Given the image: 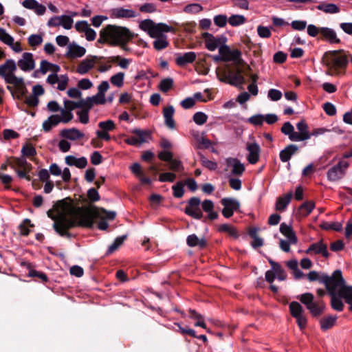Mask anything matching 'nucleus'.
<instances>
[{
    "mask_svg": "<svg viewBox=\"0 0 352 352\" xmlns=\"http://www.w3.org/2000/svg\"><path fill=\"white\" fill-rule=\"evenodd\" d=\"M74 213L73 208L63 201L57 203L53 210H49L47 212L48 217L54 221L53 228L61 236L71 237V234L67 230L74 228L76 222L71 217Z\"/></svg>",
    "mask_w": 352,
    "mask_h": 352,
    "instance_id": "1",
    "label": "nucleus"
},
{
    "mask_svg": "<svg viewBox=\"0 0 352 352\" xmlns=\"http://www.w3.org/2000/svg\"><path fill=\"white\" fill-rule=\"evenodd\" d=\"M133 34L126 27L107 25L100 32L98 43H107L111 46H120L127 50L126 45L133 38Z\"/></svg>",
    "mask_w": 352,
    "mask_h": 352,
    "instance_id": "2",
    "label": "nucleus"
},
{
    "mask_svg": "<svg viewBox=\"0 0 352 352\" xmlns=\"http://www.w3.org/2000/svg\"><path fill=\"white\" fill-rule=\"evenodd\" d=\"M16 69L15 61L12 59H8L0 65V76L4 79L6 83L14 85L19 93L24 95L27 92V89L23 78L14 75Z\"/></svg>",
    "mask_w": 352,
    "mask_h": 352,
    "instance_id": "3",
    "label": "nucleus"
},
{
    "mask_svg": "<svg viewBox=\"0 0 352 352\" xmlns=\"http://www.w3.org/2000/svg\"><path fill=\"white\" fill-rule=\"evenodd\" d=\"M322 61L331 74H338L340 70L345 69L349 63L347 56L343 50L326 52Z\"/></svg>",
    "mask_w": 352,
    "mask_h": 352,
    "instance_id": "4",
    "label": "nucleus"
},
{
    "mask_svg": "<svg viewBox=\"0 0 352 352\" xmlns=\"http://www.w3.org/2000/svg\"><path fill=\"white\" fill-rule=\"evenodd\" d=\"M116 217V212L107 211L104 209L94 208L85 210L79 213V223L85 227H91L97 219H107L112 220Z\"/></svg>",
    "mask_w": 352,
    "mask_h": 352,
    "instance_id": "5",
    "label": "nucleus"
},
{
    "mask_svg": "<svg viewBox=\"0 0 352 352\" xmlns=\"http://www.w3.org/2000/svg\"><path fill=\"white\" fill-rule=\"evenodd\" d=\"M140 28L146 32L152 38L163 36L164 32L170 31L171 28L165 23H155L151 19H144L140 23Z\"/></svg>",
    "mask_w": 352,
    "mask_h": 352,
    "instance_id": "6",
    "label": "nucleus"
},
{
    "mask_svg": "<svg viewBox=\"0 0 352 352\" xmlns=\"http://www.w3.org/2000/svg\"><path fill=\"white\" fill-rule=\"evenodd\" d=\"M340 275V270H335L331 276H329L324 273H319L316 271H311L307 275L308 280L312 281H319L324 284L327 289L332 286L335 283L338 282L337 277Z\"/></svg>",
    "mask_w": 352,
    "mask_h": 352,
    "instance_id": "7",
    "label": "nucleus"
},
{
    "mask_svg": "<svg viewBox=\"0 0 352 352\" xmlns=\"http://www.w3.org/2000/svg\"><path fill=\"white\" fill-rule=\"evenodd\" d=\"M236 66L235 69H228L223 72L220 80L235 87H241L245 83V78L242 75V71Z\"/></svg>",
    "mask_w": 352,
    "mask_h": 352,
    "instance_id": "8",
    "label": "nucleus"
},
{
    "mask_svg": "<svg viewBox=\"0 0 352 352\" xmlns=\"http://www.w3.org/2000/svg\"><path fill=\"white\" fill-rule=\"evenodd\" d=\"M219 53L223 56V61H233L235 66L241 65L243 60L241 58V52L239 50H230V48L223 44L219 48Z\"/></svg>",
    "mask_w": 352,
    "mask_h": 352,
    "instance_id": "9",
    "label": "nucleus"
},
{
    "mask_svg": "<svg viewBox=\"0 0 352 352\" xmlns=\"http://www.w3.org/2000/svg\"><path fill=\"white\" fill-rule=\"evenodd\" d=\"M349 163L341 160L336 165L331 167L327 172V178L331 182H336L342 179L345 175Z\"/></svg>",
    "mask_w": 352,
    "mask_h": 352,
    "instance_id": "10",
    "label": "nucleus"
},
{
    "mask_svg": "<svg viewBox=\"0 0 352 352\" xmlns=\"http://www.w3.org/2000/svg\"><path fill=\"white\" fill-rule=\"evenodd\" d=\"M200 204L201 200L199 198L196 197H191L185 208V213L194 219H201L203 217V213L200 208Z\"/></svg>",
    "mask_w": 352,
    "mask_h": 352,
    "instance_id": "11",
    "label": "nucleus"
},
{
    "mask_svg": "<svg viewBox=\"0 0 352 352\" xmlns=\"http://www.w3.org/2000/svg\"><path fill=\"white\" fill-rule=\"evenodd\" d=\"M204 38L206 47L209 51H214L217 48H219L223 44L227 41V38L223 36H214L212 34L204 32L202 34Z\"/></svg>",
    "mask_w": 352,
    "mask_h": 352,
    "instance_id": "12",
    "label": "nucleus"
},
{
    "mask_svg": "<svg viewBox=\"0 0 352 352\" xmlns=\"http://www.w3.org/2000/svg\"><path fill=\"white\" fill-rule=\"evenodd\" d=\"M221 203L223 206L222 210V214L226 218L231 217L234 212L237 211L240 208L239 201L234 198H223Z\"/></svg>",
    "mask_w": 352,
    "mask_h": 352,
    "instance_id": "13",
    "label": "nucleus"
},
{
    "mask_svg": "<svg viewBox=\"0 0 352 352\" xmlns=\"http://www.w3.org/2000/svg\"><path fill=\"white\" fill-rule=\"evenodd\" d=\"M342 280L340 279V281L335 283L332 286L327 289L329 296H331V305L332 308L338 311H341L344 309V303L340 298H339L338 295V289L337 286L340 285L342 283Z\"/></svg>",
    "mask_w": 352,
    "mask_h": 352,
    "instance_id": "14",
    "label": "nucleus"
},
{
    "mask_svg": "<svg viewBox=\"0 0 352 352\" xmlns=\"http://www.w3.org/2000/svg\"><path fill=\"white\" fill-rule=\"evenodd\" d=\"M100 130L96 131V134L97 138L105 141H109L111 136L109 134V131H113L116 129V124L111 120L100 122L98 123Z\"/></svg>",
    "mask_w": 352,
    "mask_h": 352,
    "instance_id": "15",
    "label": "nucleus"
},
{
    "mask_svg": "<svg viewBox=\"0 0 352 352\" xmlns=\"http://www.w3.org/2000/svg\"><path fill=\"white\" fill-rule=\"evenodd\" d=\"M339 281L341 279L342 281L340 285L337 286L338 295L344 298L346 303L348 305L352 303V286H349L345 284V280L342 277V272L340 271V275L338 276L337 278Z\"/></svg>",
    "mask_w": 352,
    "mask_h": 352,
    "instance_id": "16",
    "label": "nucleus"
},
{
    "mask_svg": "<svg viewBox=\"0 0 352 352\" xmlns=\"http://www.w3.org/2000/svg\"><path fill=\"white\" fill-rule=\"evenodd\" d=\"M139 13L133 10L118 7L110 10V17L113 19H131L139 16Z\"/></svg>",
    "mask_w": 352,
    "mask_h": 352,
    "instance_id": "17",
    "label": "nucleus"
},
{
    "mask_svg": "<svg viewBox=\"0 0 352 352\" xmlns=\"http://www.w3.org/2000/svg\"><path fill=\"white\" fill-rule=\"evenodd\" d=\"M23 72H30L35 67V60L30 52L23 54L21 58L17 62V65Z\"/></svg>",
    "mask_w": 352,
    "mask_h": 352,
    "instance_id": "18",
    "label": "nucleus"
},
{
    "mask_svg": "<svg viewBox=\"0 0 352 352\" xmlns=\"http://www.w3.org/2000/svg\"><path fill=\"white\" fill-rule=\"evenodd\" d=\"M246 149L248 152L247 160L251 164H255L259 160L261 148L256 142H248Z\"/></svg>",
    "mask_w": 352,
    "mask_h": 352,
    "instance_id": "19",
    "label": "nucleus"
},
{
    "mask_svg": "<svg viewBox=\"0 0 352 352\" xmlns=\"http://www.w3.org/2000/svg\"><path fill=\"white\" fill-rule=\"evenodd\" d=\"M305 253L307 254H322V256L327 258L329 257V252L327 250V246L322 241H318L312 243L306 250Z\"/></svg>",
    "mask_w": 352,
    "mask_h": 352,
    "instance_id": "20",
    "label": "nucleus"
},
{
    "mask_svg": "<svg viewBox=\"0 0 352 352\" xmlns=\"http://www.w3.org/2000/svg\"><path fill=\"white\" fill-rule=\"evenodd\" d=\"M296 128L298 132L294 134V139L296 140V142L307 140L311 138V135H309L310 133L308 131V125L305 120H302L298 122L296 124Z\"/></svg>",
    "mask_w": 352,
    "mask_h": 352,
    "instance_id": "21",
    "label": "nucleus"
},
{
    "mask_svg": "<svg viewBox=\"0 0 352 352\" xmlns=\"http://www.w3.org/2000/svg\"><path fill=\"white\" fill-rule=\"evenodd\" d=\"M162 114L166 126L170 130H174L175 129V121L173 118L175 114L173 106L169 105L164 107Z\"/></svg>",
    "mask_w": 352,
    "mask_h": 352,
    "instance_id": "22",
    "label": "nucleus"
},
{
    "mask_svg": "<svg viewBox=\"0 0 352 352\" xmlns=\"http://www.w3.org/2000/svg\"><path fill=\"white\" fill-rule=\"evenodd\" d=\"M228 168H231V173L233 175H241L245 171V166L238 159L229 157L226 159Z\"/></svg>",
    "mask_w": 352,
    "mask_h": 352,
    "instance_id": "23",
    "label": "nucleus"
},
{
    "mask_svg": "<svg viewBox=\"0 0 352 352\" xmlns=\"http://www.w3.org/2000/svg\"><path fill=\"white\" fill-rule=\"evenodd\" d=\"M320 38L330 43H340V39L338 38L336 31L331 28L322 27Z\"/></svg>",
    "mask_w": 352,
    "mask_h": 352,
    "instance_id": "24",
    "label": "nucleus"
},
{
    "mask_svg": "<svg viewBox=\"0 0 352 352\" xmlns=\"http://www.w3.org/2000/svg\"><path fill=\"white\" fill-rule=\"evenodd\" d=\"M60 135L61 137L70 140H77L84 138L85 134L76 128L63 129Z\"/></svg>",
    "mask_w": 352,
    "mask_h": 352,
    "instance_id": "25",
    "label": "nucleus"
},
{
    "mask_svg": "<svg viewBox=\"0 0 352 352\" xmlns=\"http://www.w3.org/2000/svg\"><path fill=\"white\" fill-rule=\"evenodd\" d=\"M106 102L105 97L96 94V95L83 99L84 107L91 109L94 105L104 104Z\"/></svg>",
    "mask_w": 352,
    "mask_h": 352,
    "instance_id": "26",
    "label": "nucleus"
},
{
    "mask_svg": "<svg viewBox=\"0 0 352 352\" xmlns=\"http://www.w3.org/2000/svg\"><path fill=\"white\" fill-rule=\"evenodd\" d=\"M197 58V55L194 52H186L177 56L175 62L177 65L183 67L188 63H193Z\"/></svg>",
    "mask_w": 352,
    "mask_h": 352,
    "instance_id": "27",
    "label": "nucleus"
},
{
    "mask_svg": "<svg viewBox=\"0 0 352 352\" xmlns=\"http://www.w3.org/2000/svg\"><path fill=\"white\" fill-rule=\"evenodd\" d=\"M85 53V48L76 43L69 44L67 47V55L70 58H80L83 56Z\"/></svg>",
    "mask_w": 352,
    "mask_h": 352,
    "instance_id": "28",
    "label": "nucleus"
},
{
    "mask_svg": "<svg viewBox=\"0 0 352 352\" xmlns=\"http://www.w3.org/2000/svg\"><path fill=\"white\" fill-rule=\"evenodd\" d=\"M95 63L94 57H87L80 63L76 71L80 74H85L94 67Z\"/></svg>",
    "mask_w": 352,
    "mask_h": 352,
    "instance_id": "29",
    "label": "nucleus"
},
{
    "mask_svg": "<svg viewBox=\"0 0 352 352\" xmlns=\"http://www.w3.org/2000/svg\"><path fill=\"white\" fill-rule=\"evenodd\" d=\"M280 232L287 239L288 241H290V243L292 244H296L297 243V237L291 226H289L285 223H282L280 226Z\"/></svg>",
    "mask_w": 352,
    "mask_h": 352,
    "instance_id": "30",
    "label": "nucleus"
},
{
    "mask_svg": "<svg viewBox=\"0 0 352 352\" xmlns=\"http://www.w3.org/2000/svg\"><path fill=\"white\" fill-rule=\"evenodd\" d=\"M186 243L189 247H199V248H204L207 245L204 237L199 238L195 234L188 236Z\"/></svg>",
    "mask_w": 352,
    "mask_h": 352,
    "instance_id": "31",
    "label": "nucleus"
},
{
    "mask_svg": "<svg viewBox=\"0 0 352 352\" xmlns=\"http://www.w3.org/2000/svg\"><path fill=\"white\" fill-rule=\"evenodd\" d=\"M298 150V146L289 144L280 152V159L283 162H288Z\"/></svg>",
    "mask_w": 352,
    "mask_h": 352,
    "instance_id": "32",
    "label": "nucleus"
},
{
    "mask_svg": "<svg viewBox=\"0 0 352 352\" xmlns=\"http://www.w3.org/2000/svg\"><path fill=\"white\" fill-rule=\"evenodd\" d=\"M292 198V192H290L283 197H278L276 202V210L280 212L284 211L290 203Z\"/></svg>",
    "mask_w": 352,
    "mask_h": 352,
    "instance_id": "33",
    "label": "nucleus"
},
{
    "mask_svg": "<svg viewBox=\"0 0 352 352\" xmlns=\"http://www.w3.org/2000/svg\"><path fill=\"white\" fill-rule=\"evenodd\" d=\"M203 210L208 214L210 220L216 219L218 217L217 212L213 210L214 204L211 200L206 199L201 204Z\"/></svg>",
    "mask_w": 352,
    "mask_h": 352,
    "instance_id": "34",
    "label": "nucleus"
},
{
    "mask_svg": "<svg viewBox=\"0 0 352 352\" xmlns=\"http://www.w3.org/2000/svg\"><path fill=\"white\" fill-rule=\"evenodd\" d=\"M307 309L313 316H319L324 309V304L322 300L314 301L310 306H308Z\"/></svg>",
    "mask_w": 352,
    "mask_h": 352,
    "instance_id": "35",
    "label": "nucleus"
},
{
    "mask_svg": "<svg viewBox=\"0 0 352 352\" xmlns=\"http://www.w3.org/2000/svg\"><path fill=\"white\" fill-rule=\"evenodd\" d=\"M58 114L50 116L46 120L43 122L42 127L45 132H49L53 127L58 125Z\"/></svg>",
    "mask_w": 352,
    "mask_h": 352,
    "instance_id": "36",
    "label": "nucleus"
},
{
    "mask_svg": "<svg viewBox=\"0 0 352 352\" xmlns=\"http://www.w3.org/2000/svg\"><path fill=\"white\" fill-rule=\"evenodd\" d=\"M336 316H328L320 320V327L323 331H327L332 328L337 320Z\"/></svg>",
    "mask_w": 352,
    "mask_h": 352,
    "instance_id": "37",
    "label": "nucleus"
},
{
    "mask_svg": "<svg viewBox=\"0 0 352 352\" xmlns=\"http://www.w3.org/2000/svg\"><path fill=\"white\" fill-rule=\"evenodd\" d=\"M317 9L328 14H336L340 12L339 7L334 3H322L317 6Z\"/></svg>",
    "mask_w": 352,
    "mask_h": 352,
    "instance_id": "38",
    "label": "nucleus"
},
{
    "mask_svg": "<svg viewBox=\"0 0 352 352\" xmlns=\"http://www.w3.org/2000/svg\"><path fill=\"white\" fill-rule=\"evenodd\" d=\"M315 208V203L308 201L303 203L298 208V213L301 217L308 216Z\"/></svg>",
    "mask_w": 352,
    "mask_h": 352,
    "instance_id": "39",
    "label": "nucleus"
},
{
    "mask_svg": "<svg viewBox=\"0 0 352 352\" xmlns=\"http://www.w3.org/2000/svg\"><path fill=\"white\" fill-rule=\"evenodd\" d=\"M132 133L135 135L140 145L144 142H147L151 138L149 132L146 131L135 129L132 131Z\"/></svg>",
    "mask_w": 352,
    "mask_h": 352,
    "instance_id": "40",
    "label": "nucleus"
},
{
    "mask_svg": "<svg viewBox=\"0 0 352 352\" xmlns=\"http://www.w3.org/2000/svg\"><path fill=\"white\" fill-rule=\"evenodd\" d=\"M281 132L283 134L288 135L291 141L296 142V140L294 139V134H296V132L294 131V127L289 122H286L283 124L281 128Z\"/></svg>",
    "mask_w": 352,
    "mask_h": 352,
    "instance_id": "41",
    "label": "nucleus"
},
{
    "mask_svg": "<svg viewBox=\"0 0 352 352\" xmlns=\"http://www.w3.org/2000/svg\"><path fill=\"white\" fill-rule=\"evenodd\" d=\"M60 111V115L58 114V120L59 123L67 124L69 122L74 118V114L72 112L65 109L64 108H61L59 111Z\"/></svg>",
    "mask_w": 352,
    "mask_h": 352,
    "instance_id": "42",
    "label": "nucleus"
},
{
    "mask_svg": "<svg viewBox=\"0 0 352 352\" xmlns=\"http://www.w3.org/2000/svg\"><path fill=\"white\" fill-rule=\"evenodd\" d=\"M85 107L83 103V99L78 102H74L72 100H65L64 101V109L67 111L72 112L76 108Z\"/></svg>",
    "mask_w": 352,
    "mask_h": 352,
    "instance_id": "43",
    "label": "nucleus"
},
{
    "mask_svg": "<svg viewBox=\"0 0 352 352\" xmlns=\"http://www.w3.org/2000/svg\"><path fill=\"white\" fill-rule=\"evenodd\" d=\"M189 312L190 314V318L197 320V322L195 324V327H201L204 329L206 328V323L204 320V317L202 315L198 314L194 309H190Z\"/></svg>",
    "mask_w": 352,
    "mask_h": 352,
    "instance_id": "44",
    "label": "nucleus"
},
{
    "mask_svg": "<svg viewBox=\"0 0 352 352\" xmlns=\"http://www.w3.org/2000/svg\"><path fill=\"white\" fill-rule=\"evenodd\" d=\"M124 74L123 72H118L110 78L111 83L117 87H121L124 85Z\"/></svg>",
    "mask_w": 352,
    "mask_h": 352,
    "instance_id": "45",
    "label": "nucleus"
},
{
    "mask_svg": "<svg viewBox=\"0 0 352 352\" xmlns=\"http://www.w3.org/2000/svg\"><path fill=\"white\" fill-rule=\"evenodd\" d=\"M168 45V41H167V37L166 36L156 38L153 42V46L156 50H164L167 47Z\"/></svg>",
    "mask_w": 352,
    "mask_h": 352,
    "instance_id": "46",
    "label": "nucleus"
},
{
    "mask_svg": "<svg viewBox=\"0 0 352 352\" xmlns=\"http://www.w3.org/2000/svg\"><path fill=\"white\" fill-rule=\"evenodd\" d=\"M289 310L292 316L294 317H297L299 315L302 314L303 309L302 307L298 302H292L289 304Z\"/></svg>",
    "mask_w": 352,
    "mask_h": 352,
    "instance_id": "47",
    "label": "nucleus"
},
{
    "mask_svg": "<svg viewBox=\"0 0 352 352\" xmlns=\"http://www.w3.org/2000/svg\"><path fill=\"white\" fill-rule=\"evenodd\" d=\"M126 236L125 235L117 237L113 243L109 247L107 254H111L116 251L124 241Z\"/></svg>",
    "mask_w": 352,
    "mask_h": 352,
    "instance_id": "48",
    "label": "nucleus"
},
{
    "mask_svg": "<svg viewBox=\"0 0 352 352\" xmlns=\"http://www.w3.org/2000/svg\"><path fill=\"white\" fill-rule=\"evenodd\" d=\"M43 41V36L41 34H31L28 37V44L33 48L40 45Z\"/></svg>",
    "mask_w": 352,
    "mask_h": 352,
    "instance_id": "49",
    "label": "nucleus"
},
{
    "mask_svg": "<svg viewBox=\"0 0 352 352\" xmlns=\"http://www.w3.org/2000/svg\"><path fill=\"white\" fill-rule=\"evenodd\" d=\"M82 110L76 112L79 118V120L82 124H87L89 122V112L91 110L87 107H80Z\"/></svg>",
    "mask_w": 352,
    "mask_h": 352,
    "instance_id": "50",
    "label": "nucleus"
},
{
    "mask_svg": "<svg viewBox=\"0 0 352 352\" xmlns=\"http://www.w3.org/2000/svg\"><path fill=\"white\" fill-rule=\"evenodd\" d=\"M0 41L7 45H10L14 41V38L5 29L0 28Z\"/></svg>",
    "mask_w": 352,
    "mask_h": 352,
    "instance_id": "51",
    "label": "nucleus"
},
{
    "mask_svg": "<svg viewBox=\"0 0 352 352\" xmlns=\"http://www.w3.org/2000/svg\"><path fill=\"white\" fill-rule=\"evenodd\" d=\"M228 19V23L232 26H238L245 23V19L243 15H232Z\"/></svg>",
    "mask_w": 352,
    "mask_h": 352,
    "instance_id": "52",
    "label": "nucleus"
},
{
    "mask_svg": "<svg viewBox=\"0 0 352 352\" xmlns=\"http://www.w3.org/2000/svg\"><path fill=\"white\" fill-rule=\"evenodd\" d=\"M173 196L176 198H181L184 196V184L182 182H177L172 187Z\"/></svg>",
    "mask_w": 352,
    "mask_h": 352,
    "instance_id": "53",
    "label": "nucleus"
},
{
    "mask_svg": "<svg viewBox=\"0 0 352 352\" xmlns=\"http://www.w3.org/2000/svg\"><path fill=\"white\" fill-rule=\"evenodd\" d=\"M207 120L208 116L201 111L197 112L193 116V121L198 125H203Z\"/></svg>",
    "mask_w": 352,
    "mask_h": 352,
    "instance_id": "54",
    "label": "nucleus"
},
{
    "mask_svg": "<svg viewBox=\"0 0 352 352\" xmlns=\"http://www.w3.org/2000/svg\"><path fill=\"white\" fill-rule=\"evenodd\" d=\"M173 85V80L172 78H168L163 79L160 83V89L162 92H168Z\"/></svg>",
    "mask_w": 352,
    "mask_h": 352,
    "instance_id": "55",
    "label": "nucleus"
},
{
    "mask_svg": "<svg viewBox=\"0 0 352 352\" xmlns=\"http://www.w3.org/2000/svg\"><path fill=\"white\" fill-rule=\"evenodd\" d=\"M74 20L70 16H60V25L66 30H70L72 28Z\"/></svg>",
    "mask_w": 352,
    "mask_h": 352,
    "instance_id": "56",
    "label": "nucleus"
},
{
    "mask_svg": "<svg viewBox=\"0 0 352 352\" xmlns=\"http://www.w3.org/2000/svg\"><path fill=\"white\" fill-rule=\"evenodd\" d=\"M299 299L300 302L306 306L307 309L308 308V306H310L314 302V296L311 293H305L302 294Z\"/></svg>",
    "mask_w": 352,
    "mask_h": 352,
    "instance_id": "57",
    "label": "nucleus"
},
{
    "mask_svg": "<svg viewBox=\"0 0 352 352\" xmlns=\"http://www.w3.org/2000/svg\"><path fill=\"white\" fill-rule=\"evenodd\" d=\"M200 162L204 166L210 170H214L217 168V164L215 162L210 160L203 155L200 157Z\"/></svg>",
    "mask_w": 352,
    "mask_h": 352,
    "instance_id": "58",
    "label": "nucleus"
},
{
    "mask_svg": "<svg viewBox=\"0 0 352 352\" xmlns=\"http://www.w3.org/2000/svg\"><path fill=\"white\" fill-rule=\"evenodd\" d=\"M10 166L14 170H16L15 166H17L20 168H25L27 166H28V164L25 157H22L20 158H14L13 162L10 163Z\"/></svg>",
    "mask_w": 352,
    "mask_h": 352,
    "instance_id": "59",
    "label": "nucleus"
},
{
    "mask_svg": "<svg viewBox=\"0 0 352 352\" xmlns=\"http://www.w3.org/2000/svg\"><path fill=\"white\" fill-rule=\"evenodd\" d=\"M21 153L24 157H32L36 153V149L31 144H25L21 149Z\"/></svg>",
    "mask_w": 352,
    "mask_h": 352,
    "instance_id": "60",
    "label": "nucleus"
},
{
    "mask_svg": "<svg viewBox=\"0 0 352 352\" xmlns=\"http://www.w3.org/2000/svg\"><path fill=\"white\" fill-rule=\"evenodd\" d=\"M258 35L263 38H270L272 35L271 29L266 26L258 25L257 28Z\"/></svg>",
    "mask_w": 352,
    "mask_h": 352,
    "instance_id": "61",
    "label": "nucleus"
},
{
    "mask_svg": "<svg viewBox=\"0 0 352 352\" xmlns=\"http://www.w3.org/2000/svg\"><path fill=\"white\" fill-rule=\"evenodd\" d=\"M213 20H214V24L219 28L224 27L228 22V19L226 15H225V14L216 15L214 17Z\"/></svg>",
    "mask_w": 352,
    "mask_h": 352,
    "instance_id": "62",
    "label": "nucleus"
},
{
    "mask_svg": "<svg viewBox=\"0 0 352 352\" xmlns=\"http://www.w3.org/2000/svg\"><path fill=\"white\" fill-rule=\"evenodd\" d=\"M140 11L144 13H153L157 10L155 4L152 3H146L139 8Z\"/></svg>",
    "mask_w": 352,
    "mask_h": 352,
    "instance_id": "63",
    "label": "nucleus"
},
{
    "mask_svg": "<svg viewBox=\"0 0 352 352\" xmlns=\"http://www.w3.org/2000/svg\"><path fill=\"white\" fill-rule=\"evenodd\" d=\"M114 63H118V65L122 68V69H127L129 67V65L131 62V60L125 58H121L119 56H114L112 60Z\"/></svg>",
    "mask_w": 352,
    "mask_h": 352,
    "instance_id": "64",
    "label": "nucleus"
}]
</instances>
